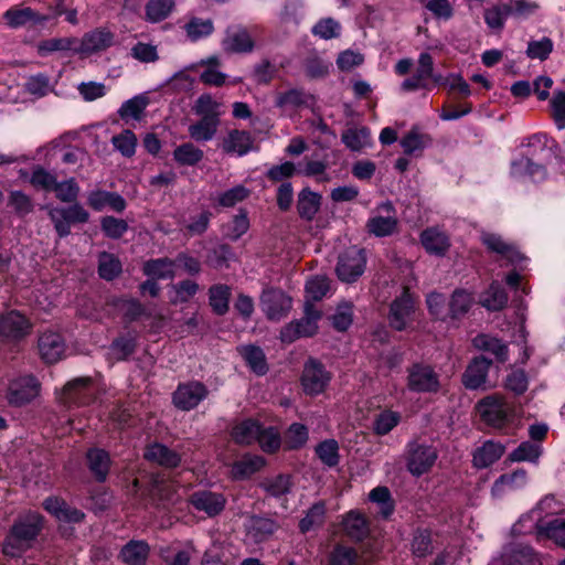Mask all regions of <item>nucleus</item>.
Wrapping results in <instances>:
<instances>
[{
  "label": "nucleus",
  "mask_w": 565,
  "mask_h": 565,
  "mask_svg": "<svg viewBox=\"0 0 565 565\" xmlns=\"http://www.w3.org/2000/svg\"><path fill=\"white\" fill-rule=\"evenodd\" d=\"M170 301L173 305L188 302L199 290V285L192 280H183L170 286Z\"/></svg>",
  "instance_id": "nucleus-56"
},
{
  "label": "nucleus",
  "mask_w": 565,
  "mask_h": 565,
  "mask_svg": "<svg viewBox=\"0 0 565 565\" xmlns=\"http://www.w3.org/2000/svg\"><path fill=\"white\" fill-rule=\"evenodd\" d=\"M174 8V0H149L146 4V20L151 23L167 19Z\"/></svg>",
  "instance_id": "nucleus-54"
},
{
  "label": "nucleus",
  "mask_w": 565,
  "mask_h": 565,
  "mask_svg": "<svg viewBox=\"0 0 565 565\" xmlns=\"http://www.w3.org/2000/svg\"><path fill=\"white\" fill-rule=\"evenodd\" d=\"M231 288L226 285H214L209 290V300L216 315H224L228 310Z\"/></svg>",
  "instance_id": "nucleus-51"
},
{
  "label": "nucleus",
  "mask_w": 565,
  "mask_h": 565,
  "mask_svg": "<svg viewBox=\"0 0 565 565\" xmlns=\"http://www.w3.org/2000/svg\"><path fill=\"white\" fill-rule=\"evenodd\" d=\"M238 352L254 373L264 375L267 372L266 356L260 348L252 344L242 345L238 348Z\"/></svg>",
  "instance_id": "nucleus-35"
},
{
  "label": "nucleus",
  "mask_w": 565,
  "mask_h": 565,
  "mask_svg": "<svg viewBox=\"0 0 565 565\" xmlns=\"http://www.w3.org/2000/svg\"><path fill=\"white\" fill-rule=\"evenodd\" d=\"M315 452L327 467L333 468L340 461L339 444L334 439H326L317 445Z\"/></svg>",
  "instance_id": "nucleus-53"
},
{
  "label": "nucleus",
  "mask_w": 565,
  "mask_h": 565,
  "mask_svg": "<svg viewBox=\"0 0 565 565\" xmlns=\"http://www.w3.org/2000/svg\"><path fill=\"white\" fill-rule=\"evenodd\" d=\"M434 61L430 54L420 53L418 66L415 74L403 81L401 89L403 92H414L420 88H427V81L433 77Z\"/></svg>",
  "instance_id": "nucleus-20"
},
{
  "label": "nucleus",
  "mask_w": 565,
  "mask_h": 565,
  "mask_svg": "<svg viewBox=\"0 0 565 565\" xmlns=\"http://www.w3.org/2000/svg\"><path fill=\"white\" fill-rule=\"evenodd\" d=\"M143 273L153 279H172L175 275V263L169 258L150 259L145 263Z\"/></svg>",
  "instance_id": "nucleus-34"
},
{
  "label": "nucleus",
  "mask_w": 565,
  "mask_h": 565,
  "mask_svg": "<svg viewBox=\"0 0 565 565\" xmlns=\"http://www.w3.org/2000/svg\"><path fill=\"white\" fill-rule=\"evenodd\" d=\"M481 241L488 249L497 253L501 258L507 259L511 264L522 266V262L525 260L523 255L513 245L504 242L500 235L483 233Z\"/></svg>",
  "instance_id": "nucleus-21"
},
{
  "label": "nucleus",
  "mask_w": 565,
  "mask_h": 565,
  "mask_svg": "<svg viewBox=\"0 0 565 565\" xmlns=\"http://www.w3.org/2000/svg\"><path fill=\"white\" fill-rule=\"evenodd\" d=\"M137 137L129 130H122L120 134L113 136L111 143L114 148L124 157L130 158L136 153Z\"/></svg>",
  "instance_id": "nucleus-59"
},
{
  "label": "nucleus",
  "mask_w": 565,
  "mask_h": 565,
  "mask_svg": "<svg viewBox=\"0 0 565 565\" xmlns=\"http://www.w3.org/2000/svg\"><path fill=\"white\" fill-rule=\"evenodd\" d=\"M222 104L215 100L210 94H202L195 100L193 111L201 117H214L220 119L222 115Z\"/></svg>",
  "instance_id": "nucleus-57"
},
{
  "label": "nucleus",
  "mask_w": 565,
  "mask_h": 565,
  "mask_svg": "<svg viewBox=\"0 0 565 565\" xmlns=\"http://www.w3.org/2000/svg\"><path fill=\"white\" fill-rule=\"evenodd\" d=\"M415 313V298L405 288L399 297L391 305L388 321L397 331L405 330L413 320Z\"/></svg>",
  "instance_id": "nucleus-13"
},
{
  "label": "nucleus",
  "mask_w": 565,
  "mask_h": 565,
  "mask_svg": "<svg viewBox=\"0 0 565 565\" xmlns=\"http://www.w3.org/2000/svg\"><path fill=\"white\" fill-rule=\"evenodd\" d=\"M343 530L352 540L361 541L367 535L369 525L362 514L351 511L343 520Z\"/></svg>",
  "instance_id": "nucleus-41"
},
{
  "label": "nucleus",
  "mask_w": 565,
  "mask_h": 565,
  "mask_svg": "<svg viewBox=\"0 0 565 565\" xmlns=\"http://www.w3.org/2000/svg\"><path fill=\"white\" fill-rule=\"evenodd\" d=\"M511 174L516 179L529 178L533 182H540L545 179L546 172L544 167L534 163L529 157L522 156L512 162Z\"/></svg>",
  "instance_id": "nucleus-29"
},
{
  "label": "nucleus",
  "mask_w": 565,
  "mask_h": 565,
  "mask_svg": "<svg viewBox=\"0 0 565 565\" xmlns=\"http://www.w3.org/2000/svg\"><path fill=\"white\" fill-rule=\"evenodd\" d=\"M259 306L268 320L279 321L290 312L292 299L279 288L266 287L260 295Z\"/></svg>",
  "instance_id": "nucleus-8"
},
{
  "label": "nucleus",
  "mask_w": 565,
  "mask_h": 565,
  "mask_svg": "<svg viewBox=\"0 0 565 565\" xmlns=\"http://www.w3.org/2000/svg\"><path fill=\"white\" fill-rule=\"evenodd\" d=\"M343 143L352 151H360L371 145V134L365 127L349 128L342 134Z\"/></svg>",
  "instance_id": "nucleus-50"
},
{
  "label": "nucleus",
  "mask_w": 565,
  "mask_h": 565,
  "mask_svg": "<svg viewBox=\"0 0 565 565\" xmlns=\"http://www.w3.org/2000/svg\"><path fill=\"white\" fill-rule=\"evenodd\" d=\"M511 174L516 179L529 178L533 182H540L545 179L546 172L544 167L534 163L529 157L522 156L512 162Z\"/></svg>",
  "instance_id": "nucleus-28"
},
{
  "label": "nucleus",
  "mask_w": 565,
  "mask_h": 565,
  "mask_svg": "<svg viewBox=\"0 0 565 565\" xmlns=\"http://www.w3.org/2000/svg\"><path fill=\"white\" fill-rule=\"evenodd\" d=\"M529 483V473L523 468H518L509 473L501 475L492 484L491 494L501 499L505 494L524 489Z\"/></svg>",
  "instance_id": "nucleus-18"
},
{
  "label": "nucleus",
  "mask_w": 565,
  "mask_h": 565,
  "mask_svg": "<svg viewBox=\"0 0 565 565\" xmlns=\"http://www.w3.org/2000/svg\"><path fill=\"white\" fill-rule=\"evenodd\" d=\"M148 105V98L145 95H137L126 100L119 108L121 118L139 119Z\"/></svg>",
  "instance_id": "nucleus-63"
},
{
  "label": "nucleus",
  "mask_w": 565,
  "mask_h": 565,
  "mask_svg": "<svg viewBox=\"0 0 565 565\" xmlns=\"http://www.w3.org/2000/svg\"><path fill=\"white\" fill-rule=\"evenodd\" d=\"M309 96L301 89L291 88L287 92L278 93L275 104L282 113L291 115L294 111L305 106Z\"/></svg>",
  "instance_id": "nucleus-33"
},
{
  "label": "nucleus",
  "mask_w": 565,
  "mask_h": 565,
  "mask_svg": "<svg viewBox=\"0 0 565 565\" xmlns=\"http://www.w3.org/2000/svg\"><path fill=\"white\" fill-rule=\"evenodd\" d=\"M204 157V152L192 142H184L173 150V159L179 166L193 167Z\"/></svg>",
  "instance_id": "nucleus-44"
},
{
  "label": "nucleus",
  "mask_w": 565,
  "mask_h": 565,
  "mask_svg": "<svg viewBox=\"0 0 565 565\" xmlns=\"http://www.w3.org/2000/svg\"><path fill=\"white\" fill-rule=\"evenodd\" d=\"M472 343L478 350L492 353L501 362H504L508 359L507 345L497 338L488 334H479L473 338Z\"/></svg>",
  "instance_id": "nucleus-43"
},
{
  "label": "nucleus",
  "mask_w": 565,
  "mask_h": 565,
  "mask_svg": "<svg viewBox=\"0 0 565 565\" xmlns=\"http://www.w3.org/2000/svg\"><path fill=\"white\" fill-rule=\"evenodd\" d=\"M475 303L473 292L466 289H456L449 300L448 315L451 320L465 317Z\"/></svg>",
  "instance_id": "nucleus-32"
},
{
  "label": "nucleus",
  "mask_w": 565,
  "mask_h": 565,
  "mask_svg": "<svg viewBox=\"0 0 565 565\" xmlns=\"http://www.w3.org/2000/svg\"><path fill=\"white\" fill-rule=\"evenodd\" d=\"M505 452V446L493 440L486 441L473 452L472 462L476 468H488L497 462Z\"/></svg>",
  "instance_id": "nucleus-27"
},
{
  "label": "nucleus",
  "mask_w": 565,
  "mask_h": 565,
  "mask_svg": "<svg viewBox=\"0 0 565 565\" xmlns=\"http://www.w3.org/2000/svg\"><path fill=\"white\" fill-rule=\"evenodd\" d=\"M39 351L45 362L55 363L65 354V341L60 333L44 332L39 339Z\"/></svg>",
  "instance_id": "nucleus-22"
},
{
  "label": "nucleus",
  "mask_w": 565,
  "mask_h": 565,
  "mask_svg": "<svg viewBox=\"0 0 565 565\" xmlns=\"http://www.w3.org/2000/svg\"><path fill=\"white\" fill-rule=\"evenodd\" d=\"M379 211H384L386 215H374L367 221V230L371 234L383 237L391 235L397 225L393 205L385 202L379 206Z\"/></svg>",
  "instance_id": "nucleus-23"
},
{
  "label": "nucleus",
  "mask_w": 565,
  "mask_h": 565,
  "mask_svg": "<svg viewBox=\"0 0 565 565\" xmlns=\"http://www.w3.org/2000/svg\"><path fill=\"white\" fill-rule=\"evenodd\" d=\"M97 392L98 385L94 380L88 376L77 377L64 386L60 399L68 407L86 406L95 399Z\"/></svg>",
  "instance_id": "nucleus-5"
},
{
  "label": "nucleus",
  "mask_w": 565,
  "mask_h": 565,
  "mask_svg": "<svg viewBox=\"0 0 565 565\" xmlns=\"http://www.w3.org/2000/svg\"><path fill=\"white\" fill-rule=\"evenodd\" d=\"M437 458L438 452L433 446L416 441L407 445L406 466L415 477L427 473L434 467Z\"/></svg>",
  "instance_id": "nucleus-9"
},
{
  "label": "nucleus",
  "mask_w": 565,
  "mask_h": 565,
  "mask_svg": "<svg viewBox=\"0 0 565 565\" xmlns=\"http://www.w3.org/2000/svg\"><path fill=\"white\" fill-rule=\"evenodd\" d=\"M260 425L253 419H246L236 424L232 429L233 439L239 445H250L257 441Z\"/></svg>",
  "instance_id": "nucleus-42"
},
{
  "label": "nucleus",
  "mask_w": 565,
  "mask_h": 565,
  "mask_svg": "<svg viewBox=\"0 0 565 565\" xmlns=\"http://www.w3.org/2000/svg\"><path fill=\"white\" fill-rule=\"evenodd\" d=\"M278 529L277 523L273 519L253 516L246 524L247 537L255 543L266 541Z\"/></svg>",
  "instance_id": "nucleus-30"
},
{
  "label": "nucleus",
  "mask_w": 565,
  "mask_h": 565,
  "mask_svg": "<svg viewBox=\"0 0 565 565\" xmlns=\"http://www.w3.org/2000/svg\"><path fill=\"white\" fill-rule=\"evenodd\" d=\"M543 452L541 445L523 441L508 456L510 462H530L537 465Z\"/></svg>",
  "instance_id": "nucleus-40"
},
{
  "label": "nucleus",
  "mask_w": 565,
  "mask_h": 565,
  "mask_svg": "<svg viewBox=\"0 0 565 565\" xmlns=\"http://www.w3.org/2000/svg\"><path fill=\"white\" fill-rule=\"evenodd\" d=\"M49 215L60 237L70 235L73 224L86 223L89 218L88 212L79 204L68 207H52Z\"/></svg>",
  "instance_id": "nucleus-11"
},
{
  "label": "nucleus",
  "mask_w": 565,
  "mask_h": 565,
  "mask_svg": "<svg viewBox=\"0 0 565 565\" xmlns=\"http://www.w3.org/2000/svg\"><path fill=\"white\" fill-rule=\"evenodd\" d=\"M43 505L50 514L54 515L60 521L77 523L84 518L83 512L67 507V504L58 498H47Z\"/></svg>",
  "instance_id": "nucleus-31"
},
{
  "label": "nucleus",
  "mask_w": 565,
  "mask_h": 565,
  "mask_svg": "<svg viewBox=\"0 0 565 565\" xmlns=\"http://www.w3.org/2000/svg\"><path fill=\"white\" fill-rule=\"evenodd\" d=\"M551 114L558 130L565 129V92L557 90L550 100Z\"/></svg>",
  "instance_id": "nucleus-64"
},
{
  "label": "nucleus",
  "mask_w": 565,
  "mask_h": 565,
  "mask_svg": "<svg viewBox=\"0 0 565 565\" xmlns=\"http://www.w3.org/2000/svg\"><path fill=\"white\" fill-rule=\"evenodd\" d=\"M331 376L329 372L317 361H309L303 369L301 384L303 391L309 395L321 394L329 384Z\"/></svg>",
  "instance_id": "nucleus-16"
},
{
  "label": "nucleus",
  "mask_w": 565,
  "mask_h": 565,
  "mask_svg": "<svg viewBox=\"0 0 565 565\" xmlns=\"http://www.w3.org/2000/svg\"><path fill=\"white\" fill-rule=\"evenodd\" d=\"M87 461L96 479L104 481L110 467L108 454L103 449H92L87 452Z\"/></svg>",
  "instance_id": "nucleus-46"
},
{
  "label": "nucleus",
  "mask_w": 565,
  "mask_h": 565,
  "mask_svg": "<svg viewBox=\"0 0 565 565\" xmlns=\"http://www.w3.org/2000/svg\"><path fill=\"white\" fill-rule=\"evenodd\" d=\"M321 316V311L312 302L306 301L303 317L287 323L280 331V340L285 343H292L299 338L315 335Z\"/></svg>",
  "instance_id": "nucleus-4"
},
{
  "label": "nucleus",
  "mask_w": 565,
  "mask_h": 565,
  "mask_svg": "<svg viewBox=\"0 0 565 565\" xmlns=\"http://www.w3.org/2000/svg\"><path fill=\"white\" fill-rule=\"evenodd\" d=\"M40 390L41 384L35 376L22 375L10 382L7 399L11 405L21 406L38 397Z\"/></svg>",
  "instance_id": "nucleus-12"
},
{
  "label": "nucleus",
  "mask_w": 565,
  "mask_h": 565,
  "mask_svg": "<svg viewBox=\"0 0 565 565\" xmlns=\"http://www.w3.org/2000/svg\"><path fill=\"white\" fill-rule=\"evenodd\" d=\"M32 329L30 320L17 310H10L0 317V338L4 341H19Z\"/></svg>",
  "instance_id": "nucleus-15"
},
{
  "label": "nucleus",
  "mask_w": 565,
  "mask_h": 565,
  "mask_svg": "<svg viewBox=\"0 0 565 565\" xmlns=\"http://www.w3.org/2000/svg\"><path fill=\"white\" fill-rule=\"evenodd\" d=\"M207 396V390L200 382L180 384L173 394L174 405L182 411L196 407Z\"/></svg>",
  "instance_id": "nucleus-17"
},
{
  "label": "nucleus",
  "mask_w": 565,
  "mask_h": 565,
  "mask_svg": "<svg viewBox=\"0 0 565 565\" xmlns=\"http://www.w3.org/2000/svg\"><path fill=\"white\" fill-rule=\"evenodd\" d=\"M115 35L104 28L95 29L84 34L76 43V54L81 57H88L103 52L114 44Z\"/></svg>",
  "instance_id": "nucleus-14"
},
{
  "label": "nucleus",
  "mask_w": 565,
  "mask_h": 565,
  "mask_svg": "<svg viewBox=\"0 0 565 565\" xmlns=\"http://www.w3.org/2000/svg\"><path fill=\"white\" fill-rule=\"evenodd\" d=\"M222 46L230 53H249L254 49V40L246 29L233 28L226 31Z\"/></svg>",
  "instance_id": "nucleus-24"
},
{
  "label": "nucleus",
  "mask_w": 565,
  "mask_h": 565,
  "mask_svg": "<svg viewBox=\"0 0 565 565\" xmlns=\"http://www.w3.org/2000/svg\"><path fill=\"white\" fill-rule=\"evenodd\" d=\"M39 513L30 512L21 518L12 527L3 544V553L8 556H20L35 539L41 529Z\"/></svg>",
  "instance_id": "nucleus-3"
},
{
  "label": "nucleus",
  "mask_w": 565,
  "mask_h": 565,
  "mask_svg": "<svg viewBox=\"0 0 565 565\" xmlns=\"http://www.w3.org/2000/svg\"><path fill=\"white\" fill-rule=\"evenodd\" d=\"M407 388L414 393H437L440 388L439 374L425 363H414L407 369Z\"/></svg>",
  "instance_id": "nucleus-7"
},
{
  "label": "nucleus",
  "mask_w": 565,
  "mask_h": 565,
  "mask_svg": "<svg viewBox=\"0 0 565 565\" xmlns=\"http://www.w3.org/2000/svg\"><path fill=\"white\" fill-rule=\"evenodd\" d=\"M145 457L151 461H156L161 466L173 468L177 467L180 461V455L162 444H154L145 452Z\"/></svg>",
  "instance_id": "nucleus-37"
},
{
  "label": "nucleus",
  "mask_w": 565,
  "mask_h": 565,
  "mask_svg": "<svg viewBox=\"0 0 565 565\" xmlns=\"http://www.w3.org/2000/svg\"><path fill=\"white\" fill-rule=\"evenodd\" d=\"M476 409L482 422L499 429L513 424L518 417L515 405L500 394L483 397L477 403Z\"/></svg>",
  "instance_id": "nucleus-2"
},
{
  "label": "nucleus",
  "mask_w": 565,
  "mask_h": 565,
  "mask_svg": "<svg viewBox=\"0 0 565 565\" xmlns=\"http://www.w3.org/2000/svg\"><path fill=\"white\" fill-rule=\"evenodd\" d=\"M330 290V280L326 276H316L306 284L307 300L311 302L321 300Z\"/></svg>",
  "instance_id": "nucleus-62"
},
{
  "label": "nucleus",
  "mask_w": 565,
  "mask_h": 565,
  "mask_svg": "<svg viewBox=\"0 0 565 565\" xmlns=\"http://www.w3.org/2000/svg\"><path fill=\"white\" fill-rule=\"evenodd\" d=\"M220 119L214 117H201V119L189 126V135L195 141H209L217 131Z\"/></svg>",
  "instance_id": "nucleus-39"
},
{
  "label": "nucleus",
  "mask_w": 565,
  "mask_h": 565,
  "mask_svg": "<svg viewBox=\"0 0 565 565\" xmlns=\"http://www.w3.org/2000/svg\"><path fill=\"white\" fill-rule=\"evenodd\" d=\"M491 362L483 356L476 358L468 365L462 375V383L466 388L478 390L486 384Z\"/></svg>",
  "instance_id": "nucleus-26"
},
{
  "label": "nucleus",
  "mask_w": 565,
  "mask_h": 565,
  "mask_svg": "<svg viewBox=\"0 0 565 565\" xmlns=\"http://www.w3.org/2000/svg\"><path fill=\"white\" fill-rule=\"evenodd\" d=\"M507 302L508 295L498 281H493L480 296L481 306L491 311L503 309Z\"/></svg>",
  "instance_id": "nucleus-36"
},
{
  "label": "nucleus",
  "mask_w": 565,
  "mask_h": 565,
  "mask_svg": "<svg viewBox=\"0 0 565 565\" xmlns=\"http://www.w3.org/2000/svg\"><path fill=\"white\" fill-rule=\"evenodd\" d=\"M402 415L392 409H384L374 419L373 429L376 435L384 436L393 430L401 422Z\"/></svg>",
  "instance_id": "nucleus-55"
},
{
  "label": "nucleus",
  "mask_w": 565,
  "mask_h": 565,
  "mask_svg": "<svg viewBox=\"0 0 565 565\" xmlns=\"http://www.w3.org/2000/svg\"><path fill=\"white\" fill-rule=\"evenodd\" d=\"M321 195L310 190H302L298 198V212L301 217L312 220L319 211Z\"/></svg>",
  "instance_id": "nucleus-48"
},
{
  "label": "nucleus",
  "mask_w": 565,
  "mask_h": 565,
  "mask_svg": "<svg viewBox=\"0 0 565 565\" xmlns=\"http://www.w3.org/2000/svg\"><path fill=\"white\" fill-rule=\"evenodd\" d=\"M189 501L195 510L211 518L220 514L226 503V499L222 493L211 490L194 491L190 495Z\"/></svg>",
  "instance_id": "nucleus-19"
},
{
  "label": "nucleus",
  "mask_w": 565,
  "mask_h": 565,
  "mask_svg": "<svg viewBox=\"0 0 565 565\" xmlns=\"http://www.w3.org/2000/svg\"><path fill=\"white\" fill-rule=\"evenodd\" d=\"M178 486L177 482L173 480L168 479H159L156 478L153 480V487L151 489V493L153 495H157L160 500L167 501V502H175L180 498L178 492Z\"/></svg>",
  "instance_id": "nucleus-60"
},
{
  "label": "nucleus",
  "mask_w": 565,
  "mask_h": 565,
  "mask_svg": "<svg viewBox=\"0 0 565 565\" xmlns=\"http://www.w3.org/2000/svg\"><path fill=\"white\" fill-rule=\"evenodd\" d=\"M509 15H511V8L507 3H498L486 9L484 21L490 29L501 30Z\"/></svg>",
  "instance_id": "nucleus-58"
},
{
  "label": "nucleus",
  "mask_w": 565,
  "mask_h": 565,
  "mask_svg": "<svg viewBox=\"0 0 565 565\" xmlns=\"http://www.w3.org/2000/svg\"><path fill=\"white\" fill-rule=\"evenodd\" d=\"M366 256L362 248L353 245L339 255L335 273L343 282H354L364 273Z\"/></svg>",
  "instance_id": "nucleus-6"
},
{
  "label": "nucleus",
  "mask_w": 565,
  "mask_h": 565,
  "mask_svg": "<svg viewBox=\"0 0 565 565\" xmlns=\"http://www.w3.org/2000/svg\"><path fill=\"white\" fill-rule=\"evenodd\" d=\"M253 147V138L249 132L233 130L224 140V150L237 156L246 154Z\"/></svg>",
  "instance_id": "nucleus-38"
},
{
  "label": "nucleus",
  "mask_w": 565,
  "mask_h": 565,
  "mask_svg": "<svg viewBox=\"0 0 565 565\" xmlns=\"http://www.w3.org/2000/svg\"><path fill=\"white\" fill-rule=\"evenodd\" d=\"M493 562L495 565H542L539 554L527 544L518 541L504 545Z\"/></svg>",
  "instance_id": "nucleus-10"
},
{
  "label": "nucleus",
  "mask_w": 565,
  "mask_h": 565,
  "mask_svg": "<svg viewBox=\"0 0 565 565\" xmlns=\"http://www.w3.org/2000/svg\"><path fill=\"white\" fill-rule=\"evenodd\" d=\"M265 465V460L260 456H244L234 462L232 467V476L235 479H245L260 470Z\"/></svg>",
  "instance_id": "nucleus-45"
},
{
  "label": "nucleus",
  "mask_w": 565,
  "mask_h": 565,
  "mask_svg": "<svg viewBox=\"0 0 565 565\" xmlns=\"http://www.w3.org/2000/svg\"><path fill=\"white\" fill-rule=\"evenodd\" d=\"M184 30L188 39L196 42L212 34L214 25L211 19L191 18L184 24Z\"/></svg>",
  "instance_id": "nucleus-52"
},
{
  "label": "nucleus",
  "mask_w": 565,
  "mask_h": 565,
  "mask_svg": "<svg viewBox=\"0 0 565 565\" xmlns=\"http://www.w3.org/2000/svg\"><path fill=\"white\" fill-rule=\"evenodd\" d=\"M555 503L553 497H545L529 513L522 515L513 525L512 532L523 535L536 532L539 537L552 540L556 545L565 548V519H545L543 512H546Z\"/></svg>",
  "instance_id": "nucleus-1"
},
{
  "label": "nucleus",
  "mask_w": 565,
  "mask_h": 565,
  "mask_svg": "<svg viewBox=\"0 0 565 565\" xmlns=\"http://www.w3.org/2000/svg\"><path fill=\"white\" fill-rule=\"evenodd\" d=\"M249 228V220L245 212H239L223 226V234L233 241L238 239Z\"/></svg>",
  "instance_id": "nucleus-61"
},
{
  "label": "nucleus",
  "mask_w": 565,
  "mask_h": 565,
  "mask_svg": "<svg viewBox=\"0 0 565 565\" xmlns=\"http://www.w3.org/2000/svg\"><path fill=\"white\" fill-rule=\"evenodd\" d=\"M420 243L430 255L444 256L450 247L448 235L439 227H428L420 234Z\"/></svg>",
  "instance_id": "nucleus-25"
},
{
  "label": "nucleus",
  "mask_w": 565,
  "mask_h": 565,
  "mask_svg": "<svg viewBox=\"0 0 565 565\" xmlns=\"http://www.w3.org/2000/svg\"><path fill=\"white\" fill-rule=\"evenodd\" d=\"M149 553L148 544L143 541H131L121 550V558L129 565H142Z\"/></svg>",
  "instance_id": "nucleus-49"
},
{
  "label": "nucleus",
  "mask_w": 565,
  "mask_h": 565,
  "mask_svg": "<svg viewBox=\"0 0 565 565\" xmlns=\"http://www.w3.org/2000/svg\"><path fill=\"white\" fill-rule=\"evenodd\" d=\"M200 64L205 66V70L200 75L204 84L210 86H222L225 84L227 75L218 71L220 60L217 56L203 60Z\"/></svg>",
  "instance_id": "nucleus-47"
}]
</instances>
